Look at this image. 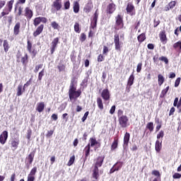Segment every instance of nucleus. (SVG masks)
<instances>
[{
  "instance_id": "nucleus-1",
  "label": "nucleus",
  "mask_w": 181,
  "mask_h": 181,
  "mask_svg": "<svg viewBox=\"0 0 181 181\" xmlns=\"http://www.w3.org/2000/svg\"><path fill=\"white\" fill-rule=\"evenodd\" d=\"M81 95V90H77V79L76 77H73L71 80V83L69 89V100H77L78 97Z\"/></svg>"
},
{
  "instance_id": "nucleus-2",
  "label": "nucleus",
  "mask_w": 181,
  "mask_h": 181,
  "mask_svg": "<svg viewBox=\"0 0 181 181\" xmlns=\"http://www.w3.org/2000/svg\"><path fill=\"white\" fill-rule=\"evenodd\" d=\"M104 159H105V157L100 156L94 160V163L92 167V177L95 179V180H97L98 177H100V169L98 168L103 166Z\"/></svg>"
},
{
  "instance_id": "nucleus-3",
  "label": "nucleus",
  "mask_w": 181,
  "mask_h": 181,
  "mask_svg": "<svg viewBox=\"0 0 181 181\" xmlns=\"http://www.w3.org/2000/svg\"><path fill=\"white\" fill-rule=\"evenodd\" d=\"M13 4H15V0H10L6 3V7H5L0 13V19H2V17H5L12 12Z\"/></svg>"
},
{
  "instance_id": "nucleus-4",
  "label": "nucleus",
  "mask_w": 181,
  "mask_h": 181,
  "mask_svg": "<svg viewBox=\"0 0 181 181\" xmlns=\"http://www.w3.org/2000/svg\"><path fill=\"white\" fill-rule=\"evenodd\" d=\"M16 62L17 63H22L23 66L26 67L29 63V55H28V53H25L23 57L21 53L18 52L16 54Z\"/></svg>"
},
{
  "instance_id": "nucleus-5",
  "label": "nucleus",
  "mask_w": 181,
  "mask_h": 181,
  "mask_svg": "<svg viewBox=\"0 0 181 181\" xmlns=\"http://www.w3.org/2000/svg\"><path fill=\"white\" fill-rule=\"evenodd\" d=\"M124 29V17L121 14H118L115 17V30H119Z\"/></svg>"
},
{
  "instance_id": "nucleus-6",
  "label": "nucleus",
  "mask_w": 181,
  "mask_h": 181,
  "mask_svg": "<svg viewBox=\"0 0 181 181\" xmlns=\"http://www.w3.org/2000/svg\"><path fill=\"white\" fill-rule=\"evenodd\" d=\"M126 11L127 15H129L130 16H135V15H136L135 6H134V4L131 2L127 4V6L126 7Z\"/></svg>"
},
{
  "instance_id": "nucleus-7",
  "label": "nucleus",
  "mask_w": 181,
  "mask_h": 181,
  "mask_svg": "<svg viewBox=\"0 0 181 181\" xmlns=\"http://www.w3.org/2000/svg\"><path fill=\"white\" fill-rule=\"evenodd\" d=\"M114 43L115 49L117 52H121V47H122V43L119 41V35L118 33L115 34L114 35Z\"/></svg>"
},
{
  "instance_id": "nucleus-8",
  "label": "nucleus",
  "mask_w": 181,
  "mask_h": 181,
  "mask_svg": "<svg viewBox=\"0 0 181 181\" xmlns=\"http://www.w3.org/2000/svg\"><path fill=\"white\" fill-rule=\"evenodd\" d=\"M129 122V119L127 115L122 116L118 118V122L121 128H127V127H128Z\"/></svg>"
},
{
  "instance_id": "nucleus-9",
  "label": "nucleus",
  "mask_w": 181,
  "mask_h": 181,
  "mask_svg": "<svg viewBox=\"0 0 181 181\" xmlns=\"http://www.w3.org/2000/svg\"><path fill=\"white\" fill-rule=\"evenodd\" d=\"M23 16H25L27 21H30L33 18V10L30 7H25Z\"/></svg>"
},
{
  "instance_id": "nucleus-10",
  "label": "nucleus",
  "mask_w": 181,
  "mask_h": 181,
  "mask_svg": "<svg viewBox=\"0 0 181 181\" xmlns=\"http://www.w3.org/2000/svg\"><path fill=\"white\" fill-rule=\"evenodd\" d=\"M98 21V9H97L90 23V29H95L97 28V21Z\"/></svg>"
},
{
  "instance_id": "nucleus-11",
  "label": "nucleus",
  "mask_w": 181,
  "mask_h": 181,
  "mask_svg": "<svg viewBox=\"0 0 181 181\" xmlns=\"http://www.w3.org/2000/svg\"><path fill=\"white\" fill-rule=\"evenodd\" d=\"M117 10V5L114 3H110L107 6L106 15H112Z\"/></svg>"
},
{
  "instance_id": "nucleus-12",
  "label": "nucleus",
  "mask_w": 181,
  "mask_h": 181,
  "mask_svg": "<svg viewBox=\"0 0 181 181\" xmlns=\"http://www.w3.org/2000/svg\"><path fill=\"white\" fill-rule=\"evenodd\" d=\"M26 167L27 169H29L30 168V165L32 163H33V159H35V151H32L30 153L28 157H26Z\"/></svg>"
},
{
  "instance_id": "nucleus-13",
  "label": "nucleus",
  "mask_w": 181,
  "mask_h": 181,
  "mask_svg": "<svg viewBox=\"0 0 181 181\" xmlns=\"http://www.w3.org/2000/svg\"><path fill=\"white\" fill-rule=\"evenodd\" d=\"M32 47H33L32 42H30V40H28L27 50H28V53H30L31 54H33V57H35L36 54H37V50H36L35 49H32Z\"/></svg>"
},
{
  "instance_id": "nucleus-14",
  "label": "nucleus",
  "mask_w": 181,
  "mask_h": 181,
  "mask_svg": "<svg viewBox=\"0 0 181 181\" xmlns=\"http://www.w3.org/2000/svg\"><path fill=\"white\" fill-rule=\"evenodd\" d=\"M135 80V76H134V72L129 76L128 81H127V93H129L131 91V86L134 84V81Z\"/></svg>"
},
{
  "instance_id": "nucleus-15",
  "label": "nucleus",
  "mask_w": 181,
  "mask_h": 181,
  "mask_svg": "<svg viewBox=\"0 0 181 181\" xmlns=\"http://www.w3.org/2000/svg\"><path fill=\"white\" fill-rule=\"evenodd\" d=\"M101 97L104 101H108L111 98V94L108 88L103 89L101 93Z\"/></svg>"
},
{
  "instance_id": "nucleus-16",
  "label": "nucleus",
  "mask_w": 181,
  "mask_h": 181,
  "mask_svg": "<svg viewBox=\"0 0 181 181\" xmlns=\"http://www.w3.org/2000/svg\"><path fill=\"white\" fill-rule=\"evenodd\" d=\"M8 141V131L4 130L0 135V144L1 145H5Z\"/></svg>"
},
{
  "instance_id": "nucleus-17",
  "label": "nucleus",
  "mask_w": 181,
  "mask_h": 181,
  "mask_svg": "<svg viewBox=\"0 0 181 181\" xmlns=\"http://www.w3.org/2000/svg\"><path fill=\"white\" fill-rule=\"evenodd\" d=\"M57 45H59V37H55L51 42V47H50L51 54H53V53L56 52Z\"/></svg>"
},
{
  "instance_id": "nucleus-18",
  "label": "nucleus",
  "mask_w": 181,
  "mask_h": 181,
  "mask_svg": "<svg viewBox=\"0 0 181 181\" xmlns=\"http://www.w3.org/2000/svg\"><path fill=\"white\" fill-rule=\"evenodd\" d=\"M89 144H90V147L93 148V146H98V148H100L101 146V144L97 141L95 137H90L89 139Z\"/></svg>"
},
{
  "instance_id": "nucleus-19",
  "label": "nucleus",
  "mask_w": 181,
  "mask_h": 181,
  "mask_svg": "<svg viewBox=\"0 0 181 181\" xmlns=\"http://www.w3.org/2000/svg\"><path fill=\"white\" fill-rule=\"evenodd\" d=\"M131 138V134L129 133L126 132L123 139V147L127 148L129 144V139Z\"/></svg>"
},
{
  "instance_id": "nucleus-20",
  "label": "nucleus",
  "mask_w": 181,
  "mask_h": 181,
  "mask_svg": "<svg viewBox=\"0 0 181 181\" xmlns=\"http://www.w3.org/2000/svg\"><path fill=\"white\" fill-rule=\"evenodd\" d=\"M91 149V147L90 146V144H88V145L86 146V147L83 148V153H85V157L83 158V162H86L90 156V151Z\"/></svg>"
},
{
  "instance_id": "nucleus-21",
  "label": "nucleus",
  "mask_w": 181,
  "mask_h": 181,
  "mask_svg": "<svg viewBox=\"0 0 181 181\" xmlns=\"http://www.w3.org/2000/svg\"><path fill=\"white\" fill-rule=\"evenodd\" d=\"M43 29H45V25L41 24L35 30V31L33 32V36L34 37H37L42 32H43Z\"/></svg>"
},
{
  "instance_id": "nucleus-22",
  "label": "nucleus",
  "mask_w": 181,
  "mask_h": 181,
  "mask_svg": "<svg viewBox=\"0 0 181 181\" xmlns=\"http://www.w3.org/2000/svg\"><path fill=\"white\" fill-rule=\"evenodd\" d=\"M119 142V140L118 137H115L113 142L112 143L111 146H110L111 152H114V151H115V149L118 148Z\"/></svg>"
},
{
  "instance_id": "nucleus-23",
  "label": "nucleus",
  "mask_w": 181,
  "mask_h": 181,
  "mask_svg": "<svg viewBox=\"0 0 181 181\" xmlns=\"http://www.w3.org/2000/svg\"><path fill=\"white\" fill-rule=\"evenodd\" d=\"M13 35L18 36L21 33V22H17L13 27Z\"/></svg>"
},
{
  "instance_id": "nucleus-24",
  "label": "nucleus",
  "mask_w": 181,
  "mask_h": 181,
  "mask_svg": "<svg viewBox=\"0 0 181 181\" xmlns=\"http://www.w3.org/2000/svg\"><path fill=\"white\" fill-rule=\"evenodd\" d=\"M62 0H55L54 1H53L52 7L54 8V9H56V11H60V9H62Z\"/></svg>"
},
{
  "instance_id": "nucleus-25",
  "label": "nucleus",
  "mask_w": 181,
  "mask_h": 181,
  "mask_svg": "<svg viewBox=\"0 0 181 181\" xmlns=\"http://www.w3.org/2000/svg\"><path fill=\"white\" fill-rule=\"evenodd\" d=\"M19 146V139H13L11 141V148L12 151H16V148Z\"/></svg>"
},
{
  "instance_id": "nucleus-26",
  "label": "nucleus",
  "mask_w": 181,
  "mask_h": 181,
  "mask_svg": "<svg viewBox=\"0 0 181 181\" xmlns=\"http://www.w3.org/2000/svg\"><path fill=\"white\" fill-rule=\"evenodd\" d=\"M3 49L5 53H8L9 52V49H11V45H9V42H8V40H4L3 41Z\"/></svg>"
},
{
  "instance_id": "nucleus-27",
  "label": "nucleus",
  "mask_w": 181,
  "mask_h": 181,
  "mask_svg": "<svg viewBox=\"0 0 181 181\" xmlns=\"http://www.w3.org/2000/svg\"><path fill=\"white\" fill-rule=\"evenodd\" d=\"M155 150L158 153L162 151V140H156L155 144Z\"/></svg>"
},
{
  "instance_id": "nucleus-28",
  "label": "nucleus",
  "mask_w": 181,
  "mask_h": 181,
  "mask_svg": "<svg viewBox=\"0 0 181 181\" xmlns=\"http://www.w3.org/2000/svg\"><path fill=\"white\" fill-rule=\"evenodd\" d=\"M93 8V3H87L83 8V11L85 13H90L91 12V9Z\"/></svg>"
},
{
  "instance_id": "nucleus-29",
  "label": "nucleus",
  "mask_w": 181,
  "mask_h": 181,
  "mask_svg": "<svg viewBox=\"0 0 181 181\" xmlns=\"http://www.w3.org/2000/svg\"><path fill=\"white\" fill-rule=\"evenodd\" d=\"M45 110V102H40L37 104L36 111L43 112Z\"/></svg>"
},
{
  "instance_id": "nucleus-30",
  "label": "nucleus",
  "mask_w": 181,
  "mask_h": 181,
  "mask_svg": "<svg viewBox=\"0 0 181 181\" xmlns=\"http://www.w3.org/2000/svg\"><path fill=\"white\" fill-rule=\"evenodd\" d=\"M176 6V1H172L168 4V6L165 7V12L170 11V9H173Z\"/></svg>"
},
{
  "instance_id": "nucleus-31",
  "label": "nucleus",
  "mask_w": 181,
  "mask_h": 181,
  "mask_svg": "<svg viewBox=\"0 0 181 181\" xmlns=\"http://www.w3.org/2000/svg\"><path fill=\"white\" fill-rule=\"evenodd\" d=\"M159 37L162 43H163L164 42H167L168 38L166 37V32L165 30L161 31L159 34Z\"/></svg>"
},
{
  "instance_id": "nucleus-32",
  "label": "nucleus",
  "mask_w": 181,
  "mask_h": 181,
  "mask_svg": "<svg viewBox=\"0 0 181 181\" xmlns=\"http://www.w3.org/2000/svg\"><path fill=\"white\" fill-rule=\"evenodd\" d=\"M96 103L98 104V107L100 111L104 110V104L103 103V99L101 98H97Z\"/></svg>"
},
{
  "instance_id": "nucleus-33",
  "label": "nucleus",
  "mask_w": 181,
  "mask_h": 181,
  "mask_svg": "<svg viewBox=\"0 0 181 181\" xmlns=\"http://www.w3.org/2000/svg\"><path fill=\"white\" fill-rule=\"evenodd\" d=\"M123 165L124 163L122 161H117L115 164H114L113 167L115 169L116 172H118V170H120V169H122Z\"/></svg>"
},
{
  "instance_id": "nucleus-34",
  "label": "nucleus",
  "mask_w": 181,
  "mask_h": 181,
  "mask_svg": "<svg viewBox=\"0 0 181 181\" xmlns=\"http://www.w3.org/2000/svg\"><path fill=\"white\" fill-rule=\"evenodd\" d=\"M73 9L74 13H78V12H80V4L78 3V1L74 2Z\"/></svg>"
},
{
  "instance_id": "nucleus-35",
  "label": "nucleus",
  "mask_w": 181,
  "mask_h": 181,
  "mask_svg": "<svg viewBox=\"0 0 181 181\" xmlns=\"http://www.w3.org/2000/svg\"><path fill=\"white\" fill-rule=\"evenodd\" d=\"M23 86L22 85H18L17 87V93L16 95L17 97H21L22 94H23Z\"/></svg>"
},
{
  "instance_id": "nucleus-36",
  "label": "nucleus",
  "mask_w": 181,
  "mask_h": 181,
  "mask_svg": "<svg viewBox=\"0 0 181 181\" xmlns=\"http://www.w3.org/2000/svg\"><path fill=\"white\" fill-rule=\"evenodd\" d=\"M26 3V0H18L16 4H15V7H14V11H18V8L19 6V5H23Z\"/></svg>"
},
{
  "instance_id": "nucleus-37",
  "label": "nucleus",
  "mask_w": 181,
  "mask_h": 181,
  "mask_svg": "<svg viewBox=\"0 0 181 181\" xmlns=\"http://www.w3.org/2000/svg\"><path fill=\"white\" fill-rule=\"evenodd\" d=\"M146 39V35H145V33H141L137 37V40L139 43H142V42H144Z\"/></svg>"
},
{
  "instance_id": "nucleus-38",
  "label": "nucleus",
  "mask_w": 181,
  "mask_h": 181,
  "mask_svg": "<svg viewBox=\"0 0 181 181\" xmlns=\"http://www.w3.org/2000/svg\"><path fill=\"white\" fill-rule=\"evenodd\" d=\"M158 86H162V84L165 83V78L163 77V76H162V74H158Z\"/></svg>"
},
{
  "instance_id": "nucleus-39",
  "label": "nucleus",
  "mask_w": 181,
  "mask_h": 181,
  "mask_svg": "<svg viewBox=\"0 0 181 181\" xmlns=\"http://www.w3.org/2000/svg\"><path fill=\"white\" fill-rule=\"evenodd\" d=\"M57 68L58 69L59 72L65 71V70H66V65H64V64H63V63H59L57 65Z\"/></svg>"
},
{
  "instance_id": "nucleus-40",
  "label": "nucleus",
  "mask_w": 181,
  "mask_h": 181,
  "mask_svg": "<svg viewBox=\"0 0 181 181\" xmlns=\"http://www.w3.org/2000/svg\"><path fill=\"white\" fill-rule=\"evenodd\" d=\"M147 129H148V131H150V132H153V122H150L148 123H147L146 124V127Z\"/></svg>"
},
{
  "instance_id": "nucleus-41",
  "label": "nucleus",
  "mask_w": 181,
  "mask_h": 181,
  "mask_svg": "<svg viewBox=\"0 0 181 181\" xmlns=\"http://www.w3.org/2000/svg\"><path fill=\"white\" fill-rule=\"evenodd\" d=\"M169 91V86H167L165 89H163L161 91V93L160 95V98H163L166 94H168V92Z\"/></svg>"
},
{
  "instance_id": "nucleus-42",
  "label": "nucleus",
  "mask_w": 181,
  "mask_h": 181,
  "mask_svg": "<svg viewBox=\"0 0 181 181\" xmlns=\"http://www.w3.org/2000/svg\"><path fill=\"white\" fill-rule=\"evenodd\" d=\"M42 21L40 20V17H36L33 21V25L35 27L39 26V25H40Z\"/></svg>"
},
{
  "instance_id": "nucleus-43",
  "label": "nucleus",
  "mask_w": 181,
  "mask_h": 181,
  "mask_svg": "<svg viewBox=\"0 0 181 181\" xmlns=\"http://www.w3.org/2000/svg\"><path fill=\"white\" fill-rule=\"evenodd\" d=\"M36 172H37V167L33 168L30 173L28 174V176H33L35 177V176L36 175Z\"/></svg>"
},
{
  "instance_id": "nucleus-44",
  "label": "nucleus",
  "mask_w": 181,
  "mask_h": 181,
  "mask_svg": "<svg viewBox=\"0 0 181 181\" xmlns=\"http://www.w3.org/2000/svg\"><path fill=\"white\" fill-rule=\"evenodd\" d=\"M74 28V31L76 33H80L81 32V30L80 29V24H78V23H75Z\"/></svg>"
},
{
  "instance_id": "nucleus-45",
  "label": "nucleus",
  "mask_w": 181,
  "mask_h": 181,
  "mask_svg": "<svg viewBox=\"0 0 181 181\" xmlns=\"http://www.w3.org/2000/svg\"><path fill=\"white\" fill-rule=\"evenodd\" d=\"M159 54H156L153 57V61L155 64H159Z\"/></svg>"
},
{
  "instance_id": "nucleus-46",
  "label": "nucleus",
  "mask_w": 181,
  "mask_h": 181,
  "mask_svg": "<svg viewBox=\"0 0 181 181\" xmlns=\"http://www.w3.org/2000/svg\"><path fill=\"white\" fill-rule=\"evenodd\" d=\"M70 57L71 62H72L73 63H76V57H77V56H76V51H73L71 53Z\"/></svg>"
},
{
  "instance_id": "nucleus-47",
  "label": "nucleus",
  "mask_w": 181,
  "mask_h": 181,
  "mask_svg": "<svg viewBox=\"0 0 181 181\" xmlns=\"http://www.w3.org/2000/svg\"><path fill=\"white\" fill-rule=\"evenodd\" d=\"M75 160H76V156H72L70 158V159H69V162L67 163V166H71V165H73V163H74Z\"/></svg>"
},
{
  "instance_id": "nucleus-48",
  "label": "nucleus",
  "mask_w": 181,
  "mask_h": 181,
  "mask_svg": "<svg viewBox=\"0 0 181 181\" xmlns=\"http://www.w3.org/2000/svg\"><path fill=\"white\" fill-rule=\"evenodd\" d=\"M159 60H160V62H165V64H169V59L166 57H163V56L160 57Z\"/></svg>"
},
{
  "instance_id": "nucleus-49",
  "label": "nucleus",
  "mask_w": 181,
  "mask_h": 181,
  "mask_svg": "<svg viewBox=\"0 0 181 181\" xmlns=\"http://www.w3.org/2000/svg\"><path fill=\"white\" fill-rule=\"evenodd\" d=\"M163 136H165V132H163V130H160L158 134H157V139L158 141H159V139H161L163 138Z\"/></svg>"
},
{
  "instance_id": "nucleus-50",
  "label": "nucleus",
  "mask_w": 181,
  "mask_h": 181,
  "mask_svg": "<svg viewBox=\"0 0 181 181\" xmlns=\"http://www.w3.org/2000/svg\"><path fill=\"white\" fill-rule=\"evenodd\" d=\"M30 84H32V78H30L29 81H28L23 86V92L25 91V88L26 87H29V86H30Z\"/></svg>"
},
{
  "instance_id": "nucleus-51",
  "label": "nucleus",
  "mask_w": 181,
  "mask_h": 181,
  "mask_svg": "<svg viewBox=\"0 0 181 181\" xmlns=\"http://www.w3.org/2000/svg\"><path fill=\"white\" fill-rule=\"evenodd\" d=\"M86 39H87V35H86V33H81V36L79 37L80 42H86Z\"/></svg>"
},
{
  "instance_id": "nucleus-52",
  "label": "nucleus",
  "mask_w": 181,
  "mask_h": 181,
  "mask_svg": "<svg viewBox=\"0 0 181 181\" xmlns=\"http://www.w3.org/2000/svg\"><path fill=\"white\" fill-rule=\"evenodd\" d=\"M23 15V7L18 6L17 16H22Z\"/></svg>"
},
{
  "instance_id": "nucleus-53",
  "label": "nucleus",
  "mask_w": 181,
  "mask_h": 181,
  "mask_svg": "<svg viewBox=\"0 0 181 181\" xmlns=\"http://www.w3.org/2000/svg\"><path fill=\"white\" fill-rule=\"evenodd\" d=\"M108 52H110V49H108V47L104 45L103 46V54H104L105 56H107L108 55Z\"/></svg>"
},
{
  "instance_id": "nucleus-54",
  "label": "nucleus",
  "mask_w": 181,
  "mask_h": 181,
  "mask_svg": "<svg viewBox=\"0 0 181 181\" xmlns=\"http://www.w3.org/2000/svg\"><path fill=\"white\" fill-rule=\"evenodd\" d=\"M4 21H6V18L8 19V23H12V19H13V17H12V16H4V17H2Z\"/></svg>"
},
{
  "instance_id": "nucleus-55",
  "label": "nucleus",
  "mask_w": 181,
  "mask_h": 181,
  "mask_svg": "<svg viewBox=\"0 0 181 181\" xmlns=\"http://www.w3.org/2000/svg\"><path fill=\"white\" fill-rule=\"evenodd\" d=\"M173 47L174 49H180V50L181 49V41H178L177 42H175L173 45Z\"/></svg>"
},
{
  "instance_id": "nucleus-56",
  "label": "nucleus",
  "mask_w": 181,
  "mask_h": 181,
  "mask_svg": "<svg viewBox=\"0 0 181 181\" xmlns=\"http://www.w3.org/2000/svg\"><path fill=\"white\" fill-rule=\"evenodd\" d=\"M43 76H45V69H43L41 71L39 72L38 80H40V81L43 78Z\"/></svg>"
},
{
  "instance_id": "nucleus-57",
  "label": "nucleus",
  "mask_w": 181,
  "mask_h": 181,
  "mask_svg": "<svg viewBox=\"0 0 181 181\" xmlns=\"http://www.w3.org/2000/svg\"><path fill=\"white\" fill-rule=\"evenodd\" d=\"M5 5H6V0H0V11L5 8Z\"/></svg>"
},
{
  "instance_id": "nucleus-58",
  "label": "nucleus",
  "mask_w": 181,
  "mask_h": 181,
  "mask_svg": "<svg viewBox=\"0 0 181 181\" xmlns=\"http://www.w3.org/2000/svg\"><path fill=\"white\" fill-rule=\"evenodd\" d=\"M43 67V64H40L39 65L35 66V69H34V73H37L40 69Z\"/></svg>"
},
{
  "instance_id": "nucleus-59",
  "label": "nucleus",
  "mask_w": 181,
  "mask_h": 181,
  "mask_svg": "<svg viewBox=\"0 0 181 181\" xmlns=\"http://www.w3.org/2000/svg\"><path fill=\"white\" fill-rule=\"evenodd\" d=\"M104 60H105V57H104V55L100 54L98 56V62H104Z\"/></svg>"
},
{
  "instance_id": "nucleus-60",
  "label": "nucleus",
  "mask_w": 181,
  "mask_h": 181,
  "mask_svg": "<svg viewBox=\"0 0 181 181\" xmlns=\"http://www.w3.org/2000/svg\"><path fill=\"white\" fill-rule=\"evenodd\" d=\"M152 175H153L154 176H158L157 177L158 179H160V173H159V171H158V170H153L152 171Z\"/></svg>"
},
{
  "instance_id": "nucleus-61",
  "label": "nucleus",
  "mask_w": 181,
  "mask_h": 181,
  "mask_svg": "<svg viewBox=\"0 0 181 181\" xmlns=\"http://www.w3.org/2000/svg\"><path fill=\"white\" fill-rule=\"evenodd\" d=\"M53 134H54V130H49L47 132V133L46 134V137L50 138L52 136V135H53Z\"/></svg>"
},
{
  "instance_id": "nucleus-62",
  "label": "nucleus",
  "mask_w": 181,
  "mask_h": 181,
  "mask_svg": "<svg viewBox=\"0 0 181 181\" xmlns=\"http://www.w3.org/2000/svg\"><path fill=\"white\" fill-rule=\"evenodd\" d=\"M51 26L52 28H53V29H59V24L56 23V21H53L51 23Z\"/></svg>"
},
{
  "instance_id": "nucleus-63",
  "label": "nucleus",
  "mask_w": 181,
  "mask_h": 181,
  "mask_svg": "<svg viewBox=\"0 0 181 181\" xmlns=\"http://www.w3.org/2000/svg\"><path fill=\"white\" fill-rule=\"evenodd\" d=\"M64 9H70V1H67L64 4Z\"/></svg>"
},
{
  "instance_id": "nucleus-64",
  "label": "nucleus",
  "mask_w": 181,
  "mask_h": 181,
  "mask_svg": "<svg viewBox=\"0 0 181 181\" xmlns=\"http://www.w3.org/2000/svg\"><path fill=\"white\" fill-rule=\"evenodd\" d=\"M173 179H180L181 177V174L179 173H175L173 175Z\"/></svg>"
}]
</instances>
